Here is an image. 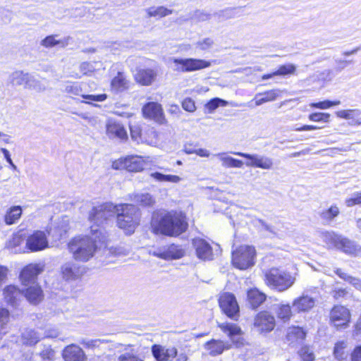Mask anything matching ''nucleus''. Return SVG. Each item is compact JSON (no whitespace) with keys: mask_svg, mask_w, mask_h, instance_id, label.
<instances>
[{"mask_svg":"<svg viewBox=\"0 0 361 361\" xmlns=\"http://www.w3.org/2000/svg\"><path fill=\"white\" fill-rule=\"evenodd\" d=\"M300 353L302 361H313L314 360L313 352L307 346L302 347Z\"/></svg>","mask_w":361,"mask_h":361,"instance_id":"obj_52","label":"nucleus"},{"mask_svg":"<svg viewBox=\"0 0 361 361\" xmlns=\"http://www.w3.org/2000/svg\"><path fill=\"white\" fill-rule=\"evenodd\" d=\"M22 214V209L20 206H13L6 212L4 221L7 225H11L20 219Z\"/></svg>","mask_w":361,"mask_h":361,"instance_id":"obj_36","label":"nucleus"},{"mask_svg":"<svg viewBox=\"0 0 361 361\" xmlns=\"http://www.w3.org/2000/svg\"><path fill=\"white\" fill-rule=\"evenodd\" d=\"M118 361H143L141 358H140L137 355L130 353H125L121 354L118 357Z\"/></svg>","mask_w":361,"mask_h":361,"instance_id":"obj_55","label":"nucleus"},{"mask_svg":"<svg viewBox=\"0 0 361 361\" xmlns=\"http://www.w3.org/2000/svg\"><path fill=\"white\" fill-rule=\"evenodd\" d=\"M23 242L20 235H13V237L6 243V247L8 250H13L19 246Z\"/></svg>","mask_w":361,"mask_h":361,"instance_id":"obj_51","label":"nucleus"},{"mask_svg":"<svg viewBox=\"0 0 361 361\" xmlns=\"http://www.w3.org/2000/svg\"><path fill=\"white\" fill-rule=\"evenodd\" d=\"M111 89L116 92H123L129 88L130 81L127 80L125 74L118 72L111 82Z\"/></svg>","mask_w":361,"mask_h":361,"instance_id":"obj_28","label":"nucleus"},{"mask_svg":"<svg viewBox=\"0 0 361 361\" xmlns=\"http://www.w3.org/2000/svg\"><path fill=\"white\" fill-rule=\"evenodd\" d=\"M172 13V10L168 9L164 6L151 7L147 9L149 16L164 17Z\"/></svg>","mask_w":361,"mask_h":361,"instance_id":"obj_44","label":"nucleus"},{"mask_svg":"<svg viewBox=\"0 0 361 361\" xmlns=\"http://www.w3.org/2000/svg\"><path fill=\"white\" fill-rule=\"evenodd\" d=\"M152 353L157 360L173 361L177 356V349L175 347L166 348L161 345H153Z\"/></svg>","mask_w":361,"mask_h":361,"instance_id":"obj_18","label":"nucleus"},{"mask_svg":"<svg viewBox=\"0 0 361 361\" xmlns=\"http://www.w3.org/2000/svg\"><path fill=\"white\" fill-rule=\"evenodd\" d=\"M267 296L257 288H251L247 292V300L253 310L259 307L266 300Z\"/></svg>","mask_w":361,"mask_h":361,"instance_id":"obj_24","label":"nucleus"},{"mask_svg":"<svg viewBox=\"0 0 361 361\" xmlns=\"http://www.w3.org/2000/svg\"><path fill=\"white\" fill-rule=\"evenodd\" d=\"M274 310L278 317L284 322L289 320L291 317L292 312L288 305H275Z\"/></svg>","mask_w":361,"mask_h":361,"instance_id":"obj_38","label":"nucleus"},{"mask_svg":"<svg viewBox=\"0 0 361 361\" xmlns=\"http://www.w3.org/2000/svg\"><path fill=\"white\" fill-rule=\"evenodd\" d=\"M80 343L87 349L93 350L96 349L103 350L108 345L109 341L100 338H82L80 341Z\"/></svg>","mask_w":361,"mask_h":361,"instance_id":"obj_35","label":"nucleus"},{"mask_svg":"<svg viewBox=\"0 0 361 361\" xmlns=\"http://www.w3.org/2000/svg\"><path fill=\"white\" fill-rule=\"evenodd\" d=\"M352 322V314L346 306L336 304L331 307L329 314V323L336 331L348 329Z\"/></svg>","mask_w":361,"mask_h":361,"instance_id":"obj_4","label":"nucleus"},{"mask_svg":"<svg viewBox=\"0 0 361 361\" xmlns=\"http://www.w3.org/2000/svg\"><path fill=\"white\" fill-rule=\"evenodd\" d=\"M106 134L110 139H118L126 140L128 138L127 132L123 126L113 121H109L106 124Z\"/></svg>","mask_w":361,"mask_h":361,"instance_id":"obj_19","label":"nucleus"},{"mask_svg":"<svg viewBox=\"0 0 361 361\" xmlns=\"http://www.w3.org/2000/svg\"><path fill=\"white\" fill-rule=\"evenodd\" d=\"M157 75V68H139L136 71L134 78L141 85L149 86L156 80Z\"/></svg>","mask_w":361,"mask_h":361,"instance_id":"obj_17","label":"nucleus"},{"mask_svg":"<svg viewBox=\"0 0 361 361\" xmlns=\"http://www.w3.org/2000/svg\"><path fill=\"white\" fill-rule=\"evenodd\" d=\"M42 267L37 264H30L25 266L20 274V279L25 286L35 283L37 276L42 271Z\"/></svg>","mask_w":361,"mask_h":361,"instance_id":"obj_16","label":"nucleus"},{"mask_svg":"<svg viewBox=\"0 0 361 361\" xmlns=\"http://www.w3.org/2000/svg\"><path fill=\"white\" fill-rule=\"evenodd\" d=\"M204 348L211 356H216L228 348V346L221 341L212 339L204 344Z\"/></svg>","mask_w":361,"mask_h":361,"instance_id":"obj_33","label":"nucleus"},{"mask_svg":"<svg viewBox=\"0 0 361 361\" xmlns=\"http://www.w3.org/2000/svg\"><path fill=\"white\" fill-rule=\"evenodd\" d=\"M59 335V332L56 329H47L44 331V334H42L43 338H56Z\"/></svg>","mask_w":361,"mask_h":361,"instance_id":"obj_64","label":"nucleus"},{"mask_svg":"<svg viewBox=\"0 0 361 361\" xmlns=\"http://www.w3.org/2000/svg\"><path fill=\"white\" fill-rule=\"evenodd\" d=\"M42 338H43L42 334L35 329H27L22 334V342L27 345H35Z\"/></svg>","mask_w":361,"mask_h":361,"instance_id":"obj_31","label":"nucleus"},{"mask_svg":"<svg viewBox=\"0 0 361 361\" xmlns=\"http://www.w3.org/2000/svg\"><path fill=\"white\" fill-rule=\"evenodd\" d=\"M116 207V214L118 215H123V216L135 217L140 219V214L139 209L132 204H123L115 205Z\"/></svg>","mask_w":361,"mask_h":361,"instance_id":"obj_29","label":"nucleus"},{"mask_svg":"<svg viewBox=\"0 0 361 361\" xmlns=\"http://www.w3.org/2000/svg\"><path fill=\"white\" fill-rule=\"evenodd\" d=\"M185 255L184 250L179 245L172 244L164 250H158L153 252V255L164 259H180Z\"/></svg>","mask_w":361,"mask_h":361,"instance_id":"obj_21","label":"nucleus"},{"mask_svg":"<svg viewBox=\"0 0 361 361\" xmlns=\"http://www.w3.org/2000/svg\"><path fill=\"white\" fill-rule=\"evenodd\" d=\"M9 317V312L6 309L2 308L0 310V326L5 325Z\"/></svg>","mask_w":361,"mask_h":361,"instance_id":"obj_62","label":"nucleus"},{"mask_svg":"<svg viewBox=\"0 0 361 361\" xmlns=\"http://www.w3.org/2000/svg\"><path fill=\"white\" fill-rule=\"evenodd\" d=\"M144 117L154 120L159 124L165 123L166 119L161 105L157 102H148L142 109Z\"/></svg>","mask_w":361,"mask_h":361,"instance_id":"obj_12","label":"nucleus"},{"mask_svg":"<svg viewBox=\"0 0 361 361\" xmlns=\"http://www.w3.org/2000/svg\"><path fill=\"white\" fill-rule=\"evenodd\" d=\"M185 215L176 211H171L164 214L159 220L154 229L161 234L169 236H177L185 232L188 228Z\"/></svg>","mask_w":361,"mask_h":361,"instance_id":"obj_2","label":"nucleus"},{"mask_svg":"<svg viewBox=\"0 0 361 361\" xmlns=\"http://www.w3.org/2000/svg\"><path fill=\"white\" fill-rule=\"evenodd\" d=\"M339 213L338 207L336 205H332L329 209L322 211L320 214V216L325 223H329L336 217Z\"/></svg>","mask_w":361,"mask_h":361,"instance_id":"obj_41","label":"nucleus"},{"mask_svg":"<svg viewBox=\"0 0 361 361\" xmlns=\"http://www.w3.org/2000/svg\"><path fill=\"white\" fill-rule=\"evenodd\" d=\"M150 176L160 182L178 183L181 178L176 175H165L159 172H154L150 174Z\"/></svg>","mask_w":361,"mask_h":361,"instance_id":"obj_43","label":"nucleus"},{"mask_svg":"<svg viewBox=\"0 0 361 361\" xmlns=\"http://www.w3.org/2000/svg\"><path fill=\"white\" fill-rule=\"evenodd\" d=\"M214 156L217 157L219 160L221 161L223 167L240 169L243 166V162L241 160L230 157L227 155L226 152L217 153Z\"/></svg>","mask_w":361,"mask_h":361,"instance_id":"obj_30","label":"nucleus"},{"mask_svg":"<svg viewBox=\"0 0 361 361\" xmlns=\"http://www.w3.org/2000/svg\"><path fill=\"white\" fill-rule=\"evenodd\" d=\"M350 361H361V345L353 349L350 353Z\"/></svg>","mask_w":361,"mask_h":361,"instance_id":"obj_58","label":"nucleus"},{"mask_svg":"<svg viewBox=\"0 0 361 361\" xmlns=\"http://www.w3.org/2000/svg\"><path fill=\"white\" fill-rule=\"evenodd\" d=\"M82 97L86 99H90L92 101H96V102H102L104 101L107 96L106 94H82Z\"/></svg>","mask_w":361,"mask_h":361,"instance_id":"obj_59","label":"nucleus"},{"mask_svg":"<svg viewBox=\"0 0 361 361\" xmlns=\"http://www.w3.org/2000/svg\"><path fill=\"white\" fill-rule=\"evenodd\" d=\"M221 327L224 332L228 333L229 336L238 335L241 331L240 329L233 324H223Z\"/></svg>","mask_w":361,"mask_h":361,"instance_id":"obj_48","label":"nucleus"},{"mask_svg":"<svg viewBox=\"0 0 361 361\" xmlns=\"http://www.w3.org/2000/svg\"><path fill=\"white\" fill-rule=\"evenodd\" d=\"M314 304V298L303 293L300 298L294 300L293 306L298 312H306L312 308Z\"/></svg>","mask_w":361,"mask_h":361,"instance_id":"obj_23","label":"nucleus"},{"mask_svg":"<svg viewBox=\"0 0 361 361\" xmlns=\"http://www.w3.org/2000/svg\"><path fill=\"white\" fill-rule=\"evenodd\" d=\"M116 212V206L112 203L106 202L92 208L90 212L89 220L94 224V225L92 226H94V228H97L105 235L102 229L99 227V225L114 216Z\"/></svg>","mask_w":361,"mask_h":361,"instance_id":"obj_6","label":"nucleus"},{"mask_svg":"<svg viewBox=\"0 0 361 361\" xmlns=\"http://www.w3.org/2000/svg\"><path fill=\"white\" fill-rule=\"evenodd\" d=\"M140 219L132 216H123V215H118L117 225L119 228L126 230L128 233L130 234L134 232L135 227L139 224Z\"/></svg>","mask_w":361,"mask_h":361,"instance_id":"obj_25","label":"nucleus"},{"mask_svg":"<svg viewBox=\"0 0 361 361\" xmlns=\"http://www.w3.org/2000/svg\"><path fill=\"white\" fill-rule=\"evenodd\" d=\"M4 295L6 303L12 307H16L23 297V291L15 286L10 285L4 289Z\"/></svg>","mask_w":361,"mask_h":361,"instance_id":"obj_22","label":"nucleus"},{"mask_svg":"<svg viewBox=\"0 0 361 361\" xmlns=\"http://www.w3.org/2000/svg\"><path fill=\"white\" fill-rule=\"evenodd\" d=\"M182 107L184 110L189 112H193L196 109L195 102L190 98H186L183 101Z\"/></svg>","mask_w":361,"mask_h":361,"instance_id":"obj_56","label":"nucleus"},{"mask_svg":"<svg viewBox=\"0 0 361 361\" xmlns=\"http://www.w3.org/2000/svg\"><path fill=\"white\" fill-rule=\"evenodd\" d=\"M81 72L84 74H87L89 73H92L95 68L94 65L90 62H83L80 64V66Z\"/></svg>","mask_w":361,"mask_h":361,"instance_id":"obj_60","label":"nucleus"},{"mask_svg":"<svg viewBox=\"0 0 361 361\" xmlns=\"http://www.w3.org/2000/svg\"><path fill=\"white\" fill-rule=\"evenodd\" d=\"M23 297L32 304H38L43 298L42 290L38 286H32L23 291Z\"/></svg>","mask_w":361,"mask_h":361,"instance_id":"obj_32","label":"nucleus"},{"mask_svg":"<svg viewBox=\"0 0 361 361\" xmlns=\"http://www.w3.org/2000/svg\"><path fill=\"white\" fill-rule=\"evenodd\" d=\"M255 255L254 247L240 245L232 252V263L235 267L245 270L255 264Z\"/></svg>","mask_w":361,"mask_h":361,"instance_id":"obj_5","label":"nucleus"},{"mask_svg":"<svg viewBox=\"0 0 361 361\" xmlns=\"http://www.w3.org/2000/svg\"><path fill=\"white\" fill-rule=\"evenodd\" d=\"M192 245L199 259L202 260H212L213 259L212 248L205 240L195 238L192 239Z\"/></svg>","mask_w":361,"mask_h":361,"instance_id":"obj_14","label":"nucleus"},{"mask_svg":"<svg viewBox=\"0 0 361 361\" xmlns=\"http://www.w3.org/2000/svg\"><path fill=\"white\" fill-rule=\"evenodd\" d=\"M219 18H222L223 19H229L234 17V9L233 8H227L224 11H220L218 13Z\"/></svg>","mask_w":361,"mask_h":361,"instance_id":"obj_63","label":"nucleus"},{"mask_svg":"<svg viewBox=\"0 0 361 361\" xmlns=\"http://www.w3.org/2000/svg\"><path fill=\"white\" fill-rule=\"evenodd\" d=\"M39 355L42 361H53L55 359L56 352L51 348V345H44Z\"/></svg>","mask_w":361,"mask_h":361,"instance_id":"obj_45","label":"nucleus"},{"mask_svg":"<svg viewBox=\"0 0 361 361\" xmlns=\"http://www.w3.org/2000/svg\"><path fill=\"white\" fill-rule=\"evenodd\" d=\"M266 284L273 289L284 291L295 282V278L285 271L278 268H271L264 272Z\"/></svg>","mask_w":361,"mask_h":361,"instance_id":"obj_3","label":"nucleus"},{"mask_svg":"<svg viewBox=\"0 0 361 361\" xmlns=\"http://www.w3.org/2000/svg\"><path fill=\"white\" fill-rule=\"evenodd\" d=\"M305 332L298 326L289 327L287 330L286 340L290 345L301 343L305 338Z\"/></svg>","mask_w":361,"mask_h":361,"instance_id":"obj_27","label":"nucleus"},{"mask_svg":"<svg viewBox=\"0 0 361 361\" xmlns=\"http://www.w3.org/2000/svg\"><path fill=\"white\" fill-rule=\"evenodd\" d=\"M335 244L338 249L348 255H355L358 251L356 245L347 238H338L335 240Z\"/></svg>","mask_w":361,"mask_h":361,"instance_id":"obj_34","label":"nucleus"},{"mask_svg":"<svg viewBox=\"0 0 361 361\" xmlns=\"http://www.w3.org/2000/svg\"><path fill=\"white\" fill-rule=\"evenodd\" d=\"M65 361H86L87 356L83 350L75 344L66 346L63 351Z\"/></svg>","mask_w":361,"mask_h":361,"instance_id":"obj_20","label":"nucleus"},{"mask_svg":"<svg viewBox=\"0 0 361 361\" xmlns=\"http://www.w3.org/2000/svg\"><path fill=\"white\" fill-rule=\"evenodd\" d=\"M105 241L106 235L97 228L91 226L90 235L74 238L68 243V248L76 260L87 262Z\"/></svg>","mask_w":361,"mask_h":361,"instance_id":"obj_1","label":"nucleus"},{"mask_svg":"<svg viewBox=\"0 0 361 361\" xmlns=\"http://www.w3.org/2000/svg\"><path fill=\"white\" fill-rule=\"evenodd\" d=\"M214 44V41L211 38H204L202 40H200L197 42V45L202 49V50H207L209 48H211Z\"/></svg>","mask_w":361,"mask_h":361,"instance_id":"obj_57","label":"nucleus"},{"mask_svg":"<svg viewBox=\"0 0 361 361\" xmlns=\"http://www.w3.org/2000/svg\"><path fill=\"white\" fill-rule=\"evenodd\" d=\"M341 104V102L339 100H334V101H330V100H324L322 102H317V108L322 109H326L331 108L334 106H338Z\"/></svg>","mask_w":361,"mask_h":361,"instance_id":"obj_53","label":"nucleus"},{"mask_svg":"<svg viewBox=\"0 0 361 361\" xmlns=\"http://www.w3.org/2000/svg\"><path fill=\"white\" fill-rule=\"evenodd\" d=\"M64 91L73 95H79L82 90L77 83L68 82L65 85Z\"/></svg>","mask_w":361,"mask_h":361,"instance_id":"obj_50","label":"nucleus"},{"mask_svg":"<svg viewBox=\"0 0 361 361\" xmlns=\"http://www.w3.org/2000/svg\"><path fill=\"white\" fill-rule=\"evenodd\" d=\"M254 325L259 331L269 332L275 326V318L267 311L260 312L255 318Z\"/></svg>","mask_w":361,"mask_h":361,"instance_id":"obj_13","label":"nucleus"},{"mask_svg":"<svg viewBox=\"0 0 361 361\" xmlns=\"http://www.w3.org/2000/svg\"><path fill=\"white\" fill-rule=\"evenodd\" d=\"M145 161L140 156H128L112 163V168L116 170L126 169L130 172H139L144 169Z\"/></svg>","mask_w":361,"mask_h":361,"instance_id":"obj_7","label":"nucleus"},{"mask_svg":"<svg viewBox=\"0 0 361 361\" xmlns=\"http://www.w3.org/2000/svg\"><path fill=\"white\" fill-rule=\"evenodd\" d=\"M295 67L292 64L283 65L279 68V69L273 73L274 75H285L292 74L295 72Z\"/></svg>","mask_w":361,"mask_h":361,"instance_id":"obj_49","label":"nucleus"},{"mask_svg":"<svg viewBox=\"0 0 361 361\" xmlns=\"http://www.w3.org/2000/svg\"><path fill=\"white\" fill-rule=\"evenodd\" d=\"M141 130L139 126L130 127V135L133 140L138 142L140 138Z\"/></svg>","mask_w":361,"mask_h":361,"instance_id":"obj_61","label":"nucleus"},{"mask_svg":"<svg viewBox=\"0 0 361 361\" xmlns=\"http://www.w3.org/2000/svg\"><path fill=\"white\" fill-rule=\"evenodd\" d=\"M173 63L180 65L176 68L177 71L182 72H192L211 66L212 62L197 59H173Z\"/></svg>","mask_w":361,"mask_h":361,"instance_id":"obj_10","label":"nucleus"},{"mask_svg":"<svg viewBox=\"0 0 361 361\" xmlns=\"http://www.w3.org/2000/svg\"><path fill=\"white\" fill-rule=\"evenodd\" d=\"M222 311L229 317L236 319L239 316V306L234 295L229 293H222L219 299Z\"/></svg>","mask_w":361,"mask_h":361,"instance_id":"obj_9","label":"nucleus"},{"mask_svg":"<svg viewBox=\"0 0 361 361\" xmlns=\"http://www.w3.org/2000/svg\"><path fill=\"white\" fill-rule=\"evenodd\" d=\"M25 88L32 89L37 92H44L47 87L35 75L30 74Z\"/></svg>","mask_w":361,"mask_h":361,"instance_id":"obj_40","label":"nucleus"},{"mask_svg":"<svg viewBox=\"0 0 361 361\" xmlns=\"http://www.w3.org/2000/svg\"><path fill=\"white\" fill-rule=\"evenodd\" d=\"M228 102L220 98H214L207 103L206 108L209 109V112H212L219 106H225Z\"/></svg>","mask_w":361,"mask_h":361,"instance_id":"obj_46","label":"nucleus"},{"mask_svg":"<svg viewBox=\"0 0 361 361\" xmlns=\"http://www.w3.org/2000/svg\"><path fill=\"white\" fill-rule=\"evenodd\" d=\"M345 203L348 207L361 204V192H356L353 197L346 199Z\"/></svg>","mask_w":361,"mask_h":361,"instance_id":"obj_54","label":"nucleus"},{"mask_svg":"<svg viewBox=\"0 0 361 361\" xmlns=\"http://www.w3.org/2000/svg\"><path fill=\"white\" fill-rule=\"evenodd\" d=\"M232 153L235 155L245 158L247 159L245 165L247 167L259 168L264 170H271L274 167L273 159L267 156L240 152H234Z\"/></svg>","mask_w":361,"mask_h":361,"instance_id":"obj_8","label":"nucleus"},{"mask_svg":"<svg viewBox=\"0 0 361 361\" xmlns=\"http://www.w3.org/2000/svg\"><path fill=\"white\" fill-rule=\"evenodd\" d=\"M29 75L30 73H24L21 71H15L10 76L11 82L14 85H24L25 87Z\"/></svg>","mask_w":361,"mask_h":361,"instance_id":"obj_37","label":"nucleus"},{"mask_svg":"<svg viewBox=\"0 0 361 361\" xmlns=\"http://www.w3.org/2000/svg\"><path fill=\"white\" fill-rule=\"evenodd\" d=\"M61 271L63 279L73 281L83 275L85 269L75 262H69L61 266Z\"/></svg>","mask_w":361,"mask_h":361,"instance_id":"obj_15","label":"nucleus"},{"mask_svg":"<svg viewBox=\"0 0 361 361\" xmlns=\"http://www.w3.org/2000/svg\"><path fill=\"white\" fill-rule=\"evenodd\" d=\"M251 223L252 226L258 230L259 232L267 231L271 234H276L274 226L268 224L263 219L255 218L252 220Z\"/></svg>","mask_w":361,"mask_h":361,"instance_id":"obj_39","label":"nucleus"},{"mask_svg":"<svg viewBox=\"0 0 361 361\" xmlns=\"http://www.w3.org/2000/svg\"><path fill=\"white\" fill-rule=\"evenodd\" d=\"M48 240L44 231H36L29 235L26 240V247L31 252H37L48 247Z\"/></svg>","mask_w":361,"mask_h":361,"instance_id":"obj_11","label":"nucleus"},{"mask_svg":"<svg viewBox=\"0 0 361 361\" xmlns=\"http://www.w3.org/2000/svg\"><path fill=\"white\" fill-rule=\"evenodd\" d=\"M133 200L142 206H151L155 202L153 197L147 192L135 194Z\"/></svg>","mask_w":361,"mask_h":361,"instance_id":"obj_42","label":"nucleus"},{"mask_svg":"<svg viewBox=\"0 0 361 361\" xmlns=\"http://www.w3.org/2000/svg\"><path fill=\"white\" fill-rule=\"evenodd\" d=\"M56 37L57 35H55L47 36L40 42V45L47 49L56 46H59L61 48H64L68 45L71 39L70 37H66L60 39H56Z\"/></svg>","mask_w":361,"mask_h":361,"instance_id":"obj_26","label":"nucleus"},{"mask_svg":"<svg viewBox=\"0 0 361 361\" xmlns=\"http://www.w3.org/2000/svg\"><path fill=\"white\" fill-rule=\"evenodd\" d=\"M280 93L281 91L279 90H271L264 92L257 93L255 95V99L258 98L260 96H262L263 97L265 98L267 102H271L275 100L279 96Z\"/></svg>","mask_w":361,"mask_h":361,"instance_id":"obj_47","label":"nucleus"}]
</instances>
